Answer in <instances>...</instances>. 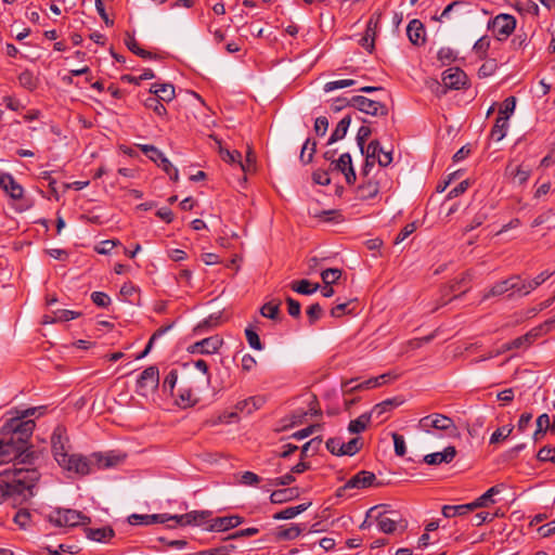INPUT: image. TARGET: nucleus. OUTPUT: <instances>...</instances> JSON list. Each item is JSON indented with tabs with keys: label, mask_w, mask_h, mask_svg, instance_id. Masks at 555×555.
Segmentation results:
<instances>
[{
	"label": "nucleus",
	"mask_w": 555,
	"mask_h": 555,
	"mask_svg": "<svg viewBox=\"0 0 555 555\" xmlns=\"http://www.w3.org/2000/svg\"><path fill=\"white\" fill-rule=\"evenodd\" d=\"M515 28L516 18L511 14L502 13L488 22V29H490L500 41L507 39Z\"/></svg>",
	"instance_id": "0eeeda50"
},
{
	"label": "nucleus",
	"mask_w": 555,
	"mask_h": 555,
	"mask_svg": "<svg viewBox=\"0 0 555 555\" xmlns=\"http://www.w3.org/2000/svg\"><path fill=\"white\" fill-rule=\"evenodd\" d=\"M51 443H52V452L55 461L59 463L61 461V455H66L67 452L65 450V446L62 441V433L61 428L57 427L51 437Z\"/></svg>",
	"instance_id": "473e14b6"
},
{
	"label": "nucleus",
	"mask_w": 555,
	"mask_h": 555,
	"mask_svg": "<svg viewBox=\"0 0 555 555\" xmlns=\"http://www.w3.org/2000/svg\"><path fill=\"white\" fill-rule=\"evenodd\" d=\"M322 443L321 437H314L308 442H306L300 450V460H306L310 456L309 452L311 451V455L315 454L319 451V448Z\"/></svg>",
	"instance_id": "37998d69"
},
{
	"label": "nucleus",
	"mask_w": 555,
	"mask_h": 555,
	"mask_svg": "<svg viewBox=\"0 0 555 555\" xmlns=\"http://www.w3.org/2000/svg\"><path fill=\"white\" fill-rule=\"evenodd\" d=\"M403 402L404 400L401 397L389 398L375 404L370 413H372V416L375 415L378 418L384 413L391 411L392 409L401 405Z\"/></svg>",
	"instance_id": "5701e85b"
},
{
	"label": "nucleus",
	"mask_w": 555,
	"mask_h": 555,
	"mask_svg": "<svg viewBox=\"0 0 555 555\" xmlns=\"http://www.w3.org/2000/svg\"><path fill=\"white\" fill-rule=\"evenodd\" d=\"M363 448L362 438L356 437L349 440L347 443H341L338 448L339 453L343 455L352 456L357 454Z\"/></svg>",
	"instance_id": "58836bf2"
},
{
	"label": "nucleus",
	"mask_w": 555,
	"mask_h": 555,
	"mask_svg": "<svg viewBox=\"0 0 555 555\" xmlns=\"http://www.w3.org/2000/svg\"><path fill=\"white\" fill-rule=\"evenodd\" d=\"M376 476L369 470H361L352 476L343 487L337 489L336 495L344 496L349 489H365L372 486L380 487L382 482H375Z\"/></svg>",
	"instance_id": "9d476101"
},
{
	"label": "nucleus",
	"mask_w": 555,
	"mask_h": 555,
	"mask_svg": "<svg viewBox=\"0 0 555 555\" xmlns=\"http://www.w3.org/2000/svg\"><path fill=\"white\" fill-rule=\"evenodd\" d=\"M437 57L442 65H449L456 60V53L449 47H442L438 51Z\"/></svg>",
	"instance_id": "6e6d98bb"
},
{
	"label": "nucleus",
	"mask_w": 555,
	"mask_h": 555,
	"mask_svg": "<svg viewBox=\"0 0 555 555\" xmlns=\"http://www.w3.org/2000/svg\"><path fill=\"white\" fill-rule=\"evenodd\" d=\"M498 68V63L494 59L485 62L478 69V76L486 78L494 74Z\"/></svg>",
	"instance_id": "052dcab7"
},
{
	"label": "nucleus",
	"mask_w": 555,
	"mask_h": 555,
	"mask_svg": "<svg viewBox=\"0 0 555 555\" xmlns=\"http://www.w3.org/2000/svg\"><path fill=\"white\" fill-rule=\"evenodd\" d=\"M81 312L67 309H59L56 311H53V320H56V322L70 321L79 318Z\"/></svg>",
	"instance_id": "5fc2aeb1"
},
{
	"label": "nucleus",
	"mask_w": 555,
	"mask_h": 555,
	"mask_svg": "<svg viewBox=\"0 0 555 555\" xmlns=\"http://www.w3.org/2000/svg\"><path fill=\"white\" fill-rule=\"evenodd\" d=\"M41 478L37 467H14L0 473V504L11 501L18 506L36 495L35 489Z\"/></svg>",
	"instance_id": "f03ea898"
},
{
	"label": "nucleus",
	"mask_w": 555,
	"mask_h": 555,
	"mask_svg": "<svg viewBox=\"0 0 555 555\" xmlns=\"http://www.w3.org/2000/svg\"><path fill=\"white\" fill-rule=\"evenodd\" d=\"M175 87L172 83H162L159 86V93H157V98H159L164 102H170L175 99Z\"/></svg>",
	"instance_id": "13d9d810"
},
{
	"label": "nucleus",
	"mask_w": 555,
	"mask_h": 555,
	"mask_svg": "<svg viewBox=\"0 0 555 555\" xmlns=\"http://www.w3.org/2000/svg\"><path fill=\"white\" fill-rule=\"evenodd\" d=\"M377 193L378 185L375 182L369 181L358 186V194L362 199L373 198Z\"/></svg>",
	"instance_id": "c03bdc74"
},
{
	"label": "nucleus",
	"mask_w": 555,
	"mask_h": 555,
	"mask_svg": "<svg viewBox=\"0 0 555 555\" xmlns=\"http://www.w3.org/2000/svg\"><path fill=\"white\" fill-rule=\"evenodd\" d=\"M350 122H351L350 115H347L344 118H341L338 121L335 130L332 132V134H331V137H330V139L327 141V145H331V144H333V143L344 139L346 133H347V131H348Z\"/></svg>",
	"instance_id": "cd10ccee"
},
{
	"label": "nucleus",
	"mask_w": 555,
	"mask_h": 555,
	"mask_svg": "<svg viewBox=\"0 0 555 555\" xmlns=\"http://www.w3.org/2000/svg\"><path fill=\"white\" fill-rule=\"evenodd\" d=\"M406 35L410 42L414 46H422L426 41L425 27L417 18L410 21L406 27Z\"/></svg>",
	"instance_id": "f3484780"
},
{
	"label": "nucleus",
	"mask_w": 555,
	"mask_h": 555,
	"mask_svg": "<svg viewBox=\"0 0 555 555\" xmlns=\"http://www.w3.org/2000/svg\"><path fill=\"white\" fill-rule=\"evenodd\" d=\"M48 521L57 528H72L79 525H89L91 518L81 512L72 508L56 507L47 516Z\"/></svg>",
	"instance_id": "20e7f679"
},
{
	"label": "nucleus",
	"mask_w": 555,
	"mask_h": 555,
	"mask_svg": "<svg viewBox=\"0 0 555 555\" xmlns=\"http://www.w3.org/2000/svg\"><path fill=\"white\" fill-rule=\"evenodd\" d=\"M350 166H352L351 155L349 153H343L338 159H332V163L330 164V169L337 170L343 173Z\"/></svg>",
	"instance_id": "a19ab883"
},
{
	"label": "nucleus",
	"mask_w": 555,
	"mask_h": 555,
	"mask_svg": "<svg viewBox=\"0 0 555 555\" xmlns=\"http://www.w3.org/2000/svg\"><path fill=\"white\" fill-rule=\"evenodd\" d=\"M177 380H178V371L172 369L168 372V374L164 378L163 386H162L163 391L169 392L170 395H172L173 389L177 384Z\"/></svg>",
	"instance_id": "864d4df0"
},
{
	"label": "nucleus",
	"mask_w": 555,
	"mask_h": 555,
	"mask_svg": "<svg viewBox=\"0 0 555 555\" xmlns=\"http://www.w3.org/2000/svg\"><path fill=\"white\" fill-rule=\"evenodd\" d=\"M499 492V486H493L490 489H488L482 495H480L474 502L470 503L473 511L480 507H487L489 504L494 503V500L492 498Z\"/></svg>",
	"instance_id": "72a5a7b5"
},
{
	"label": "nucleus",
	"mask_w": 555,
	"mask_h": 555,
	"mask_svg": "<svg viewBox=\"0 0 555 555\" xmlns=\"http://www.w3.org/2000/svg\"><path fill=\"white\" fill-rule=\"evenodd\" d=\"M341 274L343 271L340 269L330 268L321 272V278L325 285H333L340 279Z\"/></svg>",
	"instance_id": "8fccbe9b"
},
{
	"label": "nucleus",
	"mask_w": 555,
	"mask_h": 555,
	"mask_svg": "<svg viewBox=\"0 0 555 555\" xmlns=\"http://www.w3.org/2000/svg\"><path fill=\"white\" fill-rule=\"evenodd\" d=\"M221 323V314L220 313H214L204 319L202 322H199L193 330V333L195 335L203 334L214 327H217Z\"/></svg>",
	"instance_id": "c756f323"
},
{
	"label": "nucleus",
	"mask_w": 555,
	"mask_h": 555,
	"mask_svg": "<svg viewBox=\"0 0 555 555\" xmlns=\"http://www.w3.org/2000/svg\"><path fill=\"white\" fill-rule=\"evenodd\" d=\"M473 511L470 503L461 505H443L441 513L446 518L462 516Z\"/></svg>",
	"instance_id": "e433bc0d"
},
{
	"label": "nucleus",
	"mask_w": 555,
	"mask_h": 555,
	"mask_svg": "<svg viewBox=\"0 0 555 555\" xmlns=\"http://www.w3.org/2000/svg\"><path fill=\"white\" fill-rule=\"evenodd\" d=\"M456 456V449L453 446L447 447L442 452H435L424 456L423 462L428 465H438L441 463H451Z\"/></svg>",
	"instance_id": "a211bd4d"
},
{
	"label": "nucleus",
	"mask_w": 555,
	"mask_h": 555,
	"mask_svg": "<svg viewBox=\"0 0 555 555\" xmlns=\"http://www.w3.org/2000/svg\"><path fill=\"white\" fill-rule=\"evenodd\" d=\"M507 128L508 115L498 116L490 133L491 139L501 141L506 135Z\"/></svg>",
	"instance_id": "c85d7f7f"
},
{
	"label": "nucleus",
	"mask_w": 555,
	"mask_h": 555,
	"mask_svg": "<svg viewBox=\"0 0 555 555\" xmlns=\"http://www.w3.org/2000/svg\"><path fill=\"white\" fill-rule=\"evenodd\" d=\"M18 82L22 87L28 89V90H34L37 88V85H38V80L37 78L34 76V74L28 70V69H25L24 72H22L20 75H18Z\"/></svg>",
	"instance_id": "de8ad7c7"
},
{
	"label": "nucleus",
	"mask_w": 555,
	"mask_h": 555,
	"mask_svg": "<svg viewBox=\"0 0 555 555\" xmlns=\"http://www.w3.org/2000/svg\"><path fill=\"white\" fill-rule=\"evenodd\" d=\"M317 152V141L308 138L302 145L300 151L299 159L304 165L310 164L313 160V156Z\"/></svg>",
	"instance_id": "4c0bfd02"
},
{
	"label": "nucleus",
	"mask_w": 555,
	"mask_h": 555,
	"mask_svg": "<svg viewBox=\"0 0 555 555\" xmlns=\"http://www.w3.org/2000/svg\"><path fill=\"white\" fill-rule=\"evenodd\" d=\"M139 147L142 153L155 164H157V166H159L172 181L177 182L179 180L178 169L170 163V160L163 154L162 151L151 144H142L139 145Z\"/></svg>",
	"instance_id": "6e6552de"
},
{
	"label": "nucleus",
	"mask_w": 555,
	"mask_h": 555,
	"mask_svg": "<svg viewBox=\"0 0 555 555\" xmlns=\"http://www.w3.org/2000/svg\"><path fill=\"white\" fill-rule=\"evenodd\" d=\"M376 383L377 379H374L373 377L361 383H359L357 378H351L343 383V392L345 395H351L357 391L376 388Z\"/></svg>",
	"instance_id": "aec40b11"
},
{
	"label": "nucleus",
	"mask_w": 555,
	"mask_h": 555,
	"mask_svg": "<svg viewBox=\"0 0 555 555\" xmlns=\"http://www.w3.org/2000/svg\"><path fill=\"white\" fill-rule=\"evenodd\" d=\"M197 402L191 389H180L179 404L183 408L192 406Z\"/></svg>",
	"instance_id": "bf43d9fd"
},
{
	"label": "nucleus",
	"mask_w": 555,
	"mask_h": 555,
	"mask_svg": "<svg viewBox=\"0 0 555 555\" xmlns=\"http://www.w3.org/2000/svg\"><path fill=\"white\" fill-rule=\"evenodd\" d=\"M506 173L513 177L514 180H517L519 184H525L530 178L531 170L529 168H524L522 165L513 167L512 165L506 166Z\"/></svg>",
	"instance_id": "c9c22d12"
},
{
	"label": "nucleus",
	"mask_w": 555,
	"mask_h": 555,
	"mask_svg": "<svg viewBox=\"0 0 555 555\" xmlns=\"http://www.w3.org/2000/svg\"><path fill=\"white\" fill-rule=\"evenodd\" d=\"M159 386V370L156 365L146 367L137 379V392L142 397L155 392Z\"/></svg>",
	"instance_id": "1a4fd4ad"
},
{
	"label": "nucleus",
	"mask_w": 555,
	"mask_h": 555,
	"mask_svg": "<svg viewBox=\"0 0 555 555\" xmlns=\"http://www.w3.org/2000/svg\"><path fill=\"white\" fill-rule=\"evenodd\" d=\"M188 519L190 520V526H201L204 524L211 515L210 511H192L186 513Z\"/></svg>",
	"instance_id": "49530a36"
},
{
	"label": "nucleus",
	"mask_w": 555,
	"mask_h": 555,
	"mask_svg": "<svg viewBox=\"0 0 555 555\" xmlns=\"http://www.w3.org/2000/svg\"><path fill=\"white\" fill-rule=\"evenodd\" d=\"M244 522V518L240 515H230L223 517H217L211 520L208 530L209 531H227L236 528Z\"/></svg>",
	"instance_id": "2eb2a0df"
},
{
	"label": "nucleus",
	"mask_w": 555,
	"mask_h": 555,
	"mask_svg": "<svg viewBox=\"0 0 555 555\" xmlns=\"http://www.w3.org/2000/svg\"><path fill=\"white\" fill-rule=\"evenodd\" d=\"M554 273H555V271L545 270V271L541 272L539 275H537L534 279H532L528 282L524 281L522 295H528L531 291L535 289L541 284H543L546 280H548Z\"/></svg>",
	"instance_id": "f704fd0d"
},
{
	"label": "nucleus",
	"mask_w": 555,
	"mask_h": 555,
	"mask_svg": "<svg viewBox=\"0 0 555 555\" xmlns=\"http://www.w3.org/2000/svg\"><path fill=\"white\" fill-rule=\"evenodd\" d=\"M91 300L95 306L100 308H106L111 304L109 296L104 292H93L91 294Z\"/></svg>",
	"instance_id": "69168bd1"
},
{
	"label": "nucleus",
	"mask_w": 555,
	"mask_h": 555,
	"mask_svg": "<svg viewBox=\"0 0 555 555\" xmlns=\"http://www.w3.org/2000/svg\"><path fill=\"white\" fill-rule=\"evenodd\" d=\"M0 186L13 199H21L24 195L23 186L10 173H2L0 176Z\"/></svg>",
	"instance_id": "dca6fc26"
},
{
	"label": "nucleus",
	"mask_w": 555,
	"mask_h": 555,
	"mask_svg": "<svg viewBox=\"0 0 555 555\" xmlns=\"http://www.w3.org/2000/svg\"><path fill=\"white\" fill-rule=\"evenodd\" d=\"M304 530L301 525L293 524L289 528L280 527L275 532V539L278 541H288L298 538Z\"/></svg>",
	"instance_id": "7c9ffc66"
},
{
	"label": "nucleus",
	"mask_w": 555,
	"mask_h": 555,
	"mask_svg": "<svg viewBox=\"0 0 555 555\" xmlns=\"http://www.w3.org/2000/svg\"><path fill=\"white\" fill-rule=\"evenodd\" d=\"M286 304H287V311H288V314L295 319H298L300 318V314H301V305L298 300L292 298V297H286Z\"/></svg>",
	"instance_id": "774afa93"
},
{
	"label": "nucleus",
	"mask_w": 555,
	"mask_h": 555,
	"mask_svg": "<svg viewBox=\"0 0 555 555\" xmlns=\"http://www.w3.org/2000/svg\"><path fill=\"white\" fill-rule=\"evenodd\" d=\"M220 157L229 164H241L242 154L238 151L220 150Z\"/></svg>",
	"instance_id": "e2e57ef3"
},
{
	"label": "nucleus",
	"mask_w": 555,
	"mask_h": 555,
	"mask_svg": "<svg viewBox=\"0 0 555 555\" xmlns=\"http://www.w3.org/2000/svg\"><path fill=\"white\" fill-rule=\"evenodd\" d=\"M524 281L519 275H513L506 280L496 282L492 285L487 293L483 294L482 299H489L490 297H499L508 292L519 293L522 295Z\"/></svg>",
	"instance_id": "9b49d317"
},
{
	"label": "nucleus",
	"mask_w": 555,
	"mask_h": 555,
	"mask_svg": "<svg viewBox=\"0 0 555 555\" xmlns=\"http://www.w3.org/2000/svg\"><path fill=\"white\" fill-rule=\"evenodd\" d=\"M351 106L371 116H387L388 107L386 104L374 101L363 95H354L351 98Z\"/></svg>",
	"instance_id": "f8f14e48"
},
{
	"label": "nucleus",
	"mask_w": 555,
	"mask_h": 555,
	"mask_svg": "<svg viewBox=\"0 0 555 555\" xmlns=\"http://www.w3.org/2000/svg\"><path fill=\"white\" fill-rule=\"evenodd\" d=\"M371 418H372V413H370V412L361 414L358 418L349 422L348 431L350 434H360V433L364 431L367 428V426L371 422Z\"/></svg>",
	"instance_id": "2f4dec72"
},
{
	"label": "nucleus",
	"mask_w": 555,
	"mask_h": 555,
	"mask_svg": "<svg viewBox=\"0 0 555 555\" xmlns=\"http://www.w3.org/2000/svg\"><path fill=\"white\" fill-rule=\"evenodd\" d=\"M306 313L309 325H314L323 317L324 311L320 304L315 302L307 308Z\"/></svg>",
	"instance_id": "603ef678"
},
{
	"label": "nucleus",
	"mask_w": 555,
	"mask_h": 555,
	"mask_svg": "<svg viewBox=\"0 0 555 555\" xmlns=\"http://www.w3.org/2000/svg\"><path fill=\"white\" fill-rule=\"evenodd\" d=\"M420 427L427 433H429L430 428L442 430L451 437H455L459 434L454 421L451 417L439 413H434L421 418Z\"/></svg>",
	"instance_id": "423d86ee"
},
{
	"label": "nucleus",
	"mask_w": 555,
	"mask_h": 555,
	"mask_svg": "<svg viewBox=\"0 0 555 555\" xmlns=\"http://www.w3.org/2000/svg\"><path fill=\"white\" fill-rule=\"evenodd\" d=\"M367 518H374L379 531L391 534L398 527L404 531L408 527V521L403 518H391L385 505H376L367 511Z\"/></svg>",
	"instance_id": "39448f33"
},
{
	"label": "nucleus",
	"mask_w": 555,
	"mask_h": 555,
	"mask_svg": "<svg viewBox=\"0 0 555 555\" xmlns=\"http://www.w3.org/2000/svg\"><path fill=\"white\" fill-rule=\"evenodd\" d=\"M310 505H311V503H302L297 506L286 507L278 513H275L273 515V519H275V520L292 519V518L296 517L297 515L301 514L302 512H305Z\"/></svg>",
	"instance_id": "a878e982"
},
{
	"label": "nucleus",
	"mask_w": 555,
	"mask_h": 555,
	"mask_svg": "<svg viewBox=\"0 0 555 555\" xmlns=\"http://www.w3.org/2000/svg\"><path fill=\"white\" fill-rule=\"evenodd\" d=\"M442 82V93H446L447 89L459 90L467 83V75L459 67H451L443 72Z\"/></svg>",
	"instance_id": "4468645a"
},
{
	"label": "nucleus",
	"mask_w": 555,
	"mask_h": 555,
	"mask_svg": "<svg viewBox=\"0 0 555 555\" xmlns=\"http://www.w3.org/2000/svg\"><path fill=\"white\" fill-rule=\"evenodd\" d=\"M292 291L301 294V295H312L314 294L319 288V283H311L309 280H298L293 281L291 283Z\"/></svg>",
	"instance_id": "bb28decb"
},
{
	"label": "nucleus",
	"mask_w": 555,
	"mask_h": 555,
	"mask_svg": "<svg viewBox=\"0 0 555 555\" xmlns=\"http://www.w3.org/2000/svg\"><path fill=\"white\" fill-rule=\"evenodd\" d=\"M531 345H532L531 341L529 340L528 336L525 334V335H521L508 343H505L502 346V351H509L513 349H520V348L527 349Z\"/></svg>",
	"instance_id": "a18cd8bd"
},
{
	"label": "nucleus",
	"mask_w": 555,
	"mask_h": 555,
	"mask_svg": "<svg viewBox=\"0 0 555 555\" xmlns=\"http://www.w3.org/2000/svg\"><path fill=\"white\" fill-rule=\"evenodd\" d=\"M83 531L89 540L100 543H107L115 537V531L109 526L102 528H85Z\"/></svg>",
	"instance_id": "6ab92c4d"
},
{
	"label": "nucleus",
	"mask_w": 555,
	"mask_h": 555,
	"mask_svg": "<svg viewBox=\"0 0 555 555\" xmlns=\"http://www.w3.org/2000/svg\"><path fill=\"white\" fill-rule=\"evenodd\" d=\"M118 462L115 456H103L100 453H93L91 459L80 454H66L61 455V461L57 463L62 468L69 473H75L80 476H86L93 472V466L98 468H108Z\"/></svg>",
	"instance_id": "7ed1b4c3"
},
{
	"label": "nucleus",
	"mask_w": 555,
	"mask_h": 555,
	"mask_svg": "<svg viewBox=\"0 0 555 555\" xmlns=\"http://www.w3.org/2000/svg\"><path fill=\"white\" fill-rule=\"evenodd\" d=\"M383 153V147L378 140H373L369 143L366 149H364V156H367V158L376 159L378 155Z\"/></svg>",
	"instance_id": "680f3d73"
},
{
	"label": "nucleus",
	"mask_w": 555,
	"mask_h": 555,
	"mask_svg": "<svg viewBox=\"0 0 555 555\" xmlns=\"http://www.w3.org/2000/svg\"><path fill=\"white\" fill-rule=\"evenodd\" d=\"M125 44L133 54L138 55L139 57H142L144 60H151L156 57V55H154L152 52L142 49L135 40L134 36L130 35L129 33L126 34Z\"/></svg>",
	"instance_id": "393cba45"
},
{
	"label": "nucleus",
	"mask_w": 555,
	"mask_h": 555,
	"mask_svg": "<svg viewBox=\"0 0 555 555\" xmlns=\"http://www.w3.org/2000/svg\"><path fill=\"white\" fill-rule=\"evenodd\" d=\"M163 101L159 99V98H156L154 95H149L144 101H143V105L149 108V109H152L155 114H157L158 116H166L167 115V109L166 107L164 106V104L162 103Z\"/></svg>",
	"instance_id": "ea45409f"
},
{
	"label": "nucleus",
	"mask_w": 555,
	"mask_h": 555,
	"mask_svg": "<svg viewBox=\"0 0 555 555\" xmlns=\"http://www.w3.org/2000/svg\"><path fill=\"white\" fill-rule=\"evenodd\" d=\"M371 134H372V130L370 127L361 126L359 128L356 140H357V144L360 149L361 154H364L365 142L370 138Z\"/></svg>",
	"instance_id": "4d7b16f0"
},
{
	"label": "nucleus",
	"mask_w": 555,
	"mask_h": 555,
	"mask_svg": "<svg viewBox=\"0 0 555 555\" xmlns=\"http://www.w3.org/2000/svg\"><path fill=\"white\" fill-rule=\"evenodd\" d=\"M14 522L22 529H25L30 521V513L26 508H21L14 516Z\"/></svg>",
	"instance_id": "0e129e2a"
},
{
	"label": "nucleus",
	"mask_w": 555,
	"mask_h": 555,
	"mask_svg": "<svg viewBox=\"0 0 555 555\" xmlns=\"http://www.w3.org/2000/svg\"><path fill=\"white\" fill-rule=\"evenodd\" d=\"M130 525H152V524H164L168 521V514H152V515H140L132 514L128 517Z\"/></svg>",
	"instance_id": "412c9836"
},
{
	"label": "nucleus",
	"mask_w": 555,
	"mask_h": 555,
	"mask_svg": "<svg viewBox=\"0 0 555 555\" xmlns=\"http://www.w3.org/2000/svg\"><path fill=\"white\" fill-rule=\"evenodd\" d=\"M298 496H299V489L297 487L279 489V490H274L270 494V502L272 504H283V503L289 502L292 500H295Z\"/></svg>",
	"instance_id": "4be33fe9"
},
{
	"label": "nucleus",
	"mask_w": 555,
	"mask_h": 555,
	"mask_svg": "<svg viewBox=\"0 0 555 555\" xmlns=\"http://www.w3.org/2000/svg\"><path fill=\"white\" fill-rule=\"evenodd\" d=\"M281 300L273 299L263 304L260 308V314L272 321H281Z\"/></svg>",
	"instance_id": "b1692460"
},
{
	"label": "nucleus",
	"mask_w": 555,
	"mask_h": 555,
	"mask_svg": "<svg viewBox=\"0 0 555 555\" xmlns=\"http://www.w3.org/2000/svg\"><path fill=\"white\" fill-rule=\"evenodd\" d=\"M245 336H246L248 345L253 349H255V350H262L263 349V344L261 343L259 335L253 328V326H248V327L245 328Z\"/></svg>",
	"instance_id": "3c124183"
},
{
	"label": "nucleus",
	"mask_w": 555,
	"mask_h": 555,
	"mask_svg": "<svg viewBox=\"0 0 555 555\" xmlns=\"http://www.w3.org/2000/svg\"><path fill=\"white\" fill-rule=\"evenodd\" d=\"M222 345V337L212 335L189 346L188 351L193 354H214L219 351Z\"/></svg>",
	"instance_id": "ddd939ff"
},
{
	"label": "nucleus",
	"mask_w": 555,
	"mask_h": 555,
	"mask_svg": "<svg viewBox=\"0 0 555 555\" xmlns=\"http://www.w3.org/2000/svg\"><path fill=\"white\" fill-rule=\"evenodd\" d=\"M313 216L324 222L339 223L345 220L341 212L337 209L322 210L318 214H314Z\"/></svg>",
	"instance_id": "79ce46f5"
},
{
	"label": "nucleus",
	"mask_w": 555,
	"mask_h": 555,
	"mask_svg": "<svg viewBox=\"0 0 555 555\" xmlns=\"http://www.w3.org/2000/svg\"><path fill=\"white\" fill-rule=\"evenodd\" d=\"M35 412V408L27 409L20 416L12 417L3 424L0 438V465L15 461L14 467H36L39 454L31 451L29 444L36 424L33 420H26Z\"/></svg>",
	"instance_id": "f257e3e1"
},
{
	"label": "nucleus",
	"mask_w": 555,
	"mask_h": 555,
	"mask_svg": "<svg viewBox=\"0 0 555 555\" xmlns=\"http://www.w3.org/2000/svg\"><path fill=\"white\" fill-rule=\"evenodd\" d=\"M489 48H490L489 37L482 36L475 42L473 50L478 55L479 60H485L487 57Z\"/></svg>",
	"instance_id": "09e8293b"
},
{
	"label": "nucleus",
	"mask_w": 555,
	"mask_h": 555,
	"mask_svg": "<svg viewBox=\"0 0 555 555\" xmlns=\"http://www.w3.org/2000/svg\"><path fill=\"white\" fill-rule=\"evenodd\" d=\"M513 431V426L512 427H500L498 428L490 437V443L491 444H494V443H498L504 439H506Z\"/></svg>",
	"instance_id": "338daca9"
}]
</instances>
